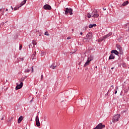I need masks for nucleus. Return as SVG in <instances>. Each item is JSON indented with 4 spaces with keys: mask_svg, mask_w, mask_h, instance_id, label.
Returning a JSON list of instances; mask_svg holds the SVG:
<instances>
[{
    "mask_svg": "<svg viewBox=\"0 0 129 129\" xmlns=\"http://www.w3.org/2000/svg\"><path fill=\"white\" fill-rule=\"evenodd\" d=\"M98 12L97 11V10L94 9L92 13H91V15L90 13H88L87 14V17L88 18V19H90V18H98L99 17V14H98Z\"/></svg>",
    "mask_w": 129,
    "mask_h": 129,
    "instance_id": "1",
    "label": "nucleus"
},
{
    "mask_svg": "<svg viewBox=\"0 0 129 129\" xmlns=\"http://www.w3.org/2000/svg\"><path fill=\"white\" fill-rule=\"evenodd\" d=\"M120 119V114H115L112 117V122H116V121H118Z\"/></svg>",
    "mask_w": 129,
    "mask_h": 129,
    "instance_id": "2",
    "label": "nucleus"
},
{
    "mask_svg": "<svg viewBox=\"0 0 129 129\" xmlns=\"http://www.w3.org/2000/svg\"><path fill=\"white\" fill-rule=\"evenodd\" d=\"M64 11L65 15H68V14H70L71 15H73V10L71 8H67Z\"/></svg>",
    "mask_w": 129,
    "mask_h": 129,
    "instance_id": "3",
    "label": "nucleus"
},
{
    "mask_svg": "<svg viewBox=\"0 0 129 129\" xmlns=\"http://www.w3.org/2000/svg\"><path fill=\"white\" fill-rule=\"evenodd\" d=\"M87 40L90 42L92 41V33L89 32L86 35Z\"/></svg>",
    "mask_w": 129,
    "mask_h": 129,
    "instance_id": "4",
    "label": "nucleus"
},
{
    "mask_svg": "<svg viewBox=\"0 0 129 129\" xmlns=\"http://www.w3.org/2000/svg\"><path fill=\"white\" fill-rule=\"evenodd\" d=\"M17 86H16L15 89L16 90H18L19 89H21L22 87H23V82H21L20 84L19 85L17 83Z\"/></svg>",
    "mask_w": 129,
    "mask_h": 129,
    "instance_id": "5",
    "label": "nucleus"
},
{
    "mask_svg": "<svg viewBox=\"0 0 129 129\" xmlns=\"http://www.w3.org/2000/svg\"><path fill=\"white\" fill-rule=\"evenodd\" d=\"M43 9H44V10H52V7H51L50 6V5H48V4H46V5H44V6H43Z\"/></svg>",
    "mask_w": 129,
    "mask_h": 129,
    "instance_id": "6",
    "label": "nucleus"
},
{
    "mask_svg": "<svg viewBox=\"0 0 129 129\" xmlns=\"http://www.w3.org/2000/svg\"><path fill=\"white\" fill-rule=\"evenodd\" d=\"M35 120L37 126H40L41 125V123L39 121V116H36Z\"/></svg>",
    "mask_w": 129,
    "mask_h": 129,
    "instance_id": "7",
    "label": "nucleus"
},
{
    "mask_svg": "<svg viewBox=\"0 0 129 129\" xmlns=\"http://www.w3.org/2000/svg\"><path fill=\"white\" fill-rule=\"evenodd\" d=\"M116 47H117V50H119L120 52V54H122V48H121L120 45L119 44H117Z\"/></svg>",
    "mask_w": 129,
    "mask_h": 129,
    "instance_id": "8",
    "label": "nucleus"
},
{
    "mask_svg": "<svg viewBox=\"0 0 129 129\" xmlns=\"http://www.w3.org/2000/svg\"><path fill=\"white\" fill-rule=\"evenodd\" d=\"M91 61H92V59H90V58H88L87 61L86 62V63L84 64V67H86V66H88V65H89V63H90Z\"/></svg>",
    "mask_w": 129,
    "mask_h": 129,
    "instance_id": "9",
    "label": "nucleus"
},
{
    "mask_svg": "<svg viewBox=\"0 0 129 129\" xmlns=\"http://www.w3.org/2000/svg\"><path fill=\"white\" fill-rule=\"evenodd\" d=\"M13 119H14V117H11V118H8V120L7 121L8 122L9 125H11V122H12V121H13Z\"/></svg>",
    "mask_w": 129,
    "mask_h": 129,
    "instance_id": "10",
    "label": "nucleus"
},
{
    "mask_svg": "<svg viewBox=\"0 0 129 129\" xmlns=\"http://www.w3.org/2000/svg\"><path fill=\"white\" fill-rule=\"evenodd\" d=\"M24 119V117L23 116H21L18 120V123H21V121Z\"/></svg>",
    "mask_w": 129,
    "mask_h": 129,
    "instance_id": "11",
    "label": "nucleus"
},
{
    "mask_svg": "<svg viewBox=\"0 0 129 129\" xmlns=\"http://www.w3.org/2000/svg\"><path fill=\"white\" fill-rule=\"evenodd\" d=\"M112 54H115V55H118V51L115 50H113L111 51Z\"/></svg>",
    "mask_w": 129,
    "mask_h": 129,
    "instance_id": "12",
    "label": "nucleus"
},
{
    "mask_svg": "<svg viewBox=\"0 0 129 129\" xmlns=\"http://www.w3.org/2000/svg\"><path fill=\"white\" fill-rule=\"evenodd\" d=\"M114 58H115L114 54H111L109 57V60H112V59H114Z\"/></svg>",
    "mask_w": 129,
    "mask_h": 129,
    "instance_id": "13",
    "label": "nucleus"
},
{
    "mask_svg": "<svg viewBox=\"0 0 129 129\" xmlns=\"http://www.w3.org/2000/svg\"><path fill=\"white\" fill-rule=\"evenodd\" d=\"M111 35H112V33H109V34L105 35L103 37V39H106V38H107L108 37H109L110 36H111Z\"/></svg>",
    "mask_w": 129,
    "mask_h": 129,
    "instance_id": "14",
    "label": "nucleus"
},
{
    "mask_svg": "<svg viewBox=\"0 0 129 129\" xmlns=\"http://www.w3.org/2000/svg\"><path fill=\"white\" fill-rule=\"evenodd\" d=\"M55 67H57V66L53 63L51 65V66L50 67V68H51V69H55Z\"/></svg>",
    "mask_w": 129,
    "mask_h": 129,
    "instance_id": "15",
    "label": "nucleus"
},
{
    "mask_svg": "<svg viewBox=\"0 0 129 129\" xmlns=\"http://www.w3.org/2000/svg\"><path fill=\"white\" fill-rule=\"evenodd\" d=\"M93 27H96V24H90L89 26V29H91V28H93Z\"/></svg>",
    "mask_w": 129,
    "mask_h": 129,
    "instance_id": "16",
    "label": "nucleus"
},
{
    "mask_svg": "<svg viewBox=\"0 0 129 129\" xmlns=\"http://www.w3.org/2000/svg\"><path fill=\"white\" fill-rule=\"evenodd\" d=\"M127 5H128V1H125V2H124L122 4V6L123 7H124L125 6H126Z\"/></svg>",
    "mask_w": 129,
    "mask_h": 129,
    "instance_id": "17",
    "label": "nucleus"
},
{
    "mask_svg": "<svg viewBox=\"0 0 129 129\" xmlns=\"http://www.w3.org/2000/svg\"><path fill=\"white\" fill-rule=\"evenodd\" d=\"M25 4H26V2H24V1L21 2V3L20 5L19 8H21V7H23V6H24V5H25Z\"/></svg>",
    "mask_w": 129,
    "mask_h": 129,
    "instance_id": "18",
    "label": "nucleus"
},
{
    "mask_svg": "<svg viewBox=\"0 0 129 129\" xmlns=\"http://www.w3.org/2000/svg\"><path fill=\"white\" fill-rule=\"evenodd\" d=\"M32 44H33V46H35V45H37V42H36V40H33Z\"/></svg>",
    "mask_w": 129,
    "mask_h": 129,
    "instance_id": "19",
    "label": "nucleus"
},
{
    "mask_svg": "<svg viewBox=\"0 0 129 129\" xmlns=\"http://www.w3.org/2000/svg\"><path fill=\"white\" fill-rule=\"evenodd\" d=\"M19 8H21V7H20V6H17L15 8H14V11H17V10H19Z\"/></svg>",
    "mask_w": 129,
    "mask_h": 129,
    "instance_id": "20",
    "label": "nucleus"
},
{
    "mask_svg": "<svg viewBox=\"0 0 129 129\" xmlns=\"http://www.w3.org/2000/svg\"><path fill=\"white\" fill-rule=\"evenodd\" d=\"M24 72H25V73H29V72H30V70H29V69L25 70Z\"/></svg>",
    "mask_w": 129,
    "mask_h": 129,
    "instance_id": "21",
    "label": "nucleus"
},
{
    "mask_svg": "<svg viewBox=\"0 0 129 129\" xmlns=\"http://www.w3.org/2000/svg\"><path fill=\"white\" fill-rule=\"evenodd\" d=\"M44 35H45L46 36H49V33L47 32V31H46L45 33H44Z\"/></svg>",
    "mask_w": 129,
    "mask_h": 129,
    "instance_id": "22",
    "label": "nucleus"
},
{
    "mask_svg": "<svg viewBox=\"0 0 129 129\" xmlns=\"http://www.w3.org/2000/svg\"><path fill=\"white\" fill-rule=\"evenodd\" d=\"M35 54H32V60H34V58H35Z\"/></svg>",
    "mask_w": 129,
    "mask_h": 129,
    "instance_id": "23",
    "label": "nucleus"
},
{
    "mask_svg": "<svg viewBox=\"0 0 129 129\" xmlns=\"http://www.w3.org/2000/svg\"><path fill=\"white\" fill-rule=\"evenodd\" d=\"M125 28H127V26L129 27V23L126 24L125 25Z\"/></svg>",
    "mask_w": 129,
    "mask_h": 129,
    "instance_id": "24",
    "label": "nucleus"
},
{
    "mask_svg": "<svg viewBox=\"0 0 129 129\" xmlns=\"http://www.w3.org/2000/svg\"><path fill=\"white\" fill-rule=\"evenodd\" d=\"M22 45H21L19 47V50H22Z\"/></svg>",
    "mask_w": 129,
    "mask_h": 129,
    "instance_id": "25",
    "label": "nucleus"
},
{
    "mask_svg": "<svg viewBox=\"0 0 129 129\" xmlns=\"http://www.w3.org/2000/svg\"><path fill=\"white\" fill-rule=\"evenodd\" d=\"M43 78H44V77L43 76V75H42L41 76V80H42Z\"/></svg>",
    "mask_w": 129,
    "mask_h": 129,
    "instance_id": "26",
    "label": "nucleus"
},
{
    "mask_svg": "<svg viewBox=\"0 0 129 129\" xmlns=\"http://www.w3.org/2000/svg\"><path fill=\"white\" fill-rule=\"evenodd\" d=\"M88 27L86 26L84 28V30H87V29Z\"/></svg>",
    "mask_w": 129,
    "mask_h": 129,
    "instance_id": "27",
    "label": "nucleus"
},
{
    "mask_svg": "<svg viewBox=\"0 0 129 129\" xmlns=\"http://www.w3.org/2000/svg\"><path fill=\"white\" fill-rule=\"evenodd\" d=\"M4 118H5V115L3 116V117L2 118L1 120H4Z\"/></svg>",
    "mask_w": 129,
    "mask_h": 129,
    "instance_id": "28",
    "label": "nucleus"
},
{
    "mask_svg": "<svg viewBox=\"0 0 129 129\" xmlns=\"http://www.w3.org/2000/svg\"><path fill=\"white\" fill-rule=\"evenodd\" d=\"M31 69H32L31 72L32 73H33V72H34V69H33V68H31Z\"/></svg>",
    "mask_w": 129,
    "mask_h": 129,
    "instance_id": "29",
    "label": "nucleus"
},
{
    "mask_svg": "<svg viewBox=\"0 0 129 129\" xmlns=\"http://www.w3.org/2000/svg\"><path fill=\"white\" fill-rule=\"evenodd\" d=\"M70 39H71V37H68L67 38V40H70Z\"/></svg>",
    "mask_w": 129,
    "mask_h": 129,
    "instance_id": "30",
    "label": "nucleus"
},
{
    "mask_svg": "<svg viewBox=\"0 0 129 129\" xmlns=\"http://www.w3.org/2000/svg\"><path fill=\"white\" fill-rule=\"evenodd\" d=\"M115 94H116L117 93V91L116 90L115 91Z\"/></svg>",
    "mask_w": 129,
    "mask_h": 129,
    "instance_id": "31",
    "label": "nucleus"
},
{
    "mask_svg": "<svg viewBox=\"0 0 129 129\" xmlns=\"http://www.w3.org/2000/svg\"><path fill=\"white\" fill-rule=\"evenodd\" d=\"M20 59L21 60V61H24V58H20Z\"/></svg>",
    "mask_w": 129,
    "mask_h": 129,
    "instance_id": "32",
    "label": "nucleus"
},
{
    "mask_svg": "<svg viewBox=\"0 0 129 129\" xmlns=\"http://www.w3.org/2000/svg\"><path fill=\"white\" fill-rule=\"evenodd\" d=\"M101 41H103V39H102L99 40V42H101Z\"/></svg>",
    "mask_w": 129,
    "mask_h": 129,
    "instance_id": "33",
    "label": "nucleus"
},
{
    "mask_svg": "<svg viewBox=\"0 0 129 129\" xmlns=\"http://www.w3.org/2000/svg\"><path fill=\"white\" fill-rule=\"evenodd\" d=\"M104 11H106V8H103Z\"/></svg>",
    "mask_w": 129,
    "mask_h": 129,
    "instance_id": "34",
    "label": "nucleus"
},
{
    "mask_svg": "<svg viewBox=\"0 0 129 129\" xmlns=\"http://www.w3.org/2000/svg\"><path fill=\"white\" fill-rule=\"evenodd\" d=\"M88 58H90V59H92V60H93V58H92V57H88Z\"/></svg>",
    "mask_w": 129,
    "mask_h": 129,
    "instance_id": "35",
    "label": "nucleus"
},
{
    "mask_svg": "<svg viewBox=\"0 0 129 129\" xmlns=\"http://www.w3.org/2000/svg\"><path fill=\"white\" fill-rule=\"evenodd\" d=\"M107 95H108V92L107 93V94H105L106 96H107Z\"/></svg>",
    "mask_w": 129,
    "mask_h": 129,
    "instance_id": "36",
    "label": "nucleus"
},
{
    "mask_svg": "<svg viewBox=\"0 0 129 129\" xmlns=\"http://www.w3.org/2000/svg\"><path fill=\"white\" fill-rule=\"evenodd\" d=\"M31 46H32V44H29V48H30V47H31Z\"/></svg>",
    "mask_w": 129,
    "mask_h": 129,
    "instance_id": "37",
    "label": "nucleus"
},
{
    "mask_svg": "<svg viewBox=\"0 0 129 129\" xmlns=\"http://www.w3.org/2000/svg\"><path fill=\"white\" fill-rule=\"evenodd\" d=\"M80 35H83V33H82V32H80Z\"/></svg>",
    "mask_w": 129,
    "mask_h": 129,
    "instance_id": "38",
    "label": "nucleus"
},
{
    "mask_svg": "<svg viewBox=\"0 0 129 129\" xmlns=\"http://www.w3.org/2000/svg\"><path fill=\"white\" fill-rule=\"evenodd\" d=\"M11 8L12 10H14V8H13V7L11 6Z\"/></svg>",
    "mask_w": 129,
    "mask_h": 129,
    "instance_id": "39",
    "label": "nucleus"
},
{
    "mask_svg": "<svg viewBox=\"0 0 129 129\" xmlns=\"http://www.w3.org/2000/svg\"><path fill=\"white\" fill-rule=\"evenodd\" d=\"M24 2L25 3H27V0H24Z\"/></svg>",
    "mask_w": 129,
    "mask_h": 129,
    "instance_id": "40",
    "label": "nucleus"
},
{
    "mask_svg": "<svg viewBox=\"0 0 129 129\" xmlns=\"http://www.w3.org/2000/svg\"><path fill=\"white\" fill-rule=\"evenodd\" d=\"M6 12H8L9 11V10L8 9H6Z\"/></svg>",
    "mask_w": 129,
    "mask_h": 129,
    "instance_id": "41",
    "label": "nucleus"
},
{
    "mask_svg": "<svg viewBox=\"0 0 129 129\" xmlns=\"http://www.w3.org/2000/svg\"><path fill=\"white\" fill-rule=\"evenodd\" d=\"M33 101V99L30 101V102H32Z\"/></svg>",
    "mask_w": 129,
    "mask_h": 129,
    "instance_id": "42",
    "label": "nucleus"
},
{
    "mask_svg": "<svg viewBox=\"0 0 129 129\" xmlns=\"http://www.w3.org/2000/svg\"><path fill=\"white\" fill-rule=\"evenodd\" d=\"M34 53H35V54H34L35 55H36V54L37 53V52L36 51H35Z\"/></svg>",
    "mask_w": 129,
    "mask_h": 129,
    "instance_id": "43",
    "label": "nucleus"
},
{
    "mask_svg": "<svg viewBox=\"0 0 129 129\" xmlns=\"http://www.w3.org/2000/svg\"><path fill=\"white\" fill-rule=\"evenodd\" d=\"M111 87H112V88H113V85L111 86Z\"/></svg>",
    "mask_w": 129,
    "mask_h": 129,
    "instance_id": "44",
    "label": "nucleus"
},
{
    "mask_svg": "<svg viewBox=\"0 0 129 129\" xmlns=\"http://www.w3.org/2000/svg\"><path fill=\"white\" fill-rule=\"evenodd\" d=\"M2 9H0V13L1 12H2Z\"/></svg>",
    "mask_w": 129,
    "mask_h": 129,
    "instance_id": "45",
    "label": "nucleus"
},
{
    "mask_svg": "<svg viewBox=\"0 0 129 129\" xmlns=\"http://www.w3.org/2000/svg\"><path fill=\"white\" fill-rule=\"evenodd\" d=\"M21 80H22V81H24V79H21Z\"/></svg>",
    "mask_w": 129,
    "mask_h": 129,
    "instance_id": "46",
    "label": "nucleus"
},
{
    "mask_svg": "<svg viewBox=\"0 0 129 129\" xmlns=\"http://www.w3.org/2000/svg\"><path fill=\"white\" fill-rule=\"evenodd\" d=\"M111 69H112H112H114V68H112Z\"/></svg>",
    "mask_w": 129,
    "mask_h": 129,
    "instance_id": "47",
    "label": "nucleus"
},
{
    "mask_svg": "<svg viewBox=\"0 0 129 129\" xmlns=\"http://www.w3.org/2000/svg\"><path fill=\"white\" fill-rule=\"evenodd\" d=\"M110 123H111V124H112V122H110Z\"/></svg>",
    "mask_w": 129,
    "mask_h": 129,
    "instance_id": "48",
    "label": "nucleus"
},
{
    "mask_svg": "<svg viewBox=\"0 0 129 129\" xmlns=\"http://www.w3.org/2000/svg\"><path fill=\"white\" fill-rule=\"evenodd\" d=\"M4 12H4V11L3 12V15H4Z\"/></svg>",
    "mask_w": 129,
    "mask_h": 129,
    "instance_id": "49",
    "label": "nucleus"
},
{
    "mask_svg": "<svg viewBox=\"0 0 129 129\" xmlns=\"http://www.w3.org/2000/svg\"><path fill=\"white\" fill-rule=\"evenodd\" d=\"M72 31H74V29H72Z\"/></svg>",
    "mask_w": 129,
    "mask_h": 129,
    "instance_id": "50",
    "label": "nucleus"
},
{
    "mask_svg": "<svg viewBox=\"0 0 129 129\" xmlns=\"http://www.w3.org/2000/svg\"><path fill=\"white\" fill-rule=\"evenodd\" d=\"M116 89H118V88H117Z\"/></svg>",
    "mask_w": 129,
    "mask_h": 129,
    "instance_id": "51",
    "label": "nucleus"
}]
</instances>
